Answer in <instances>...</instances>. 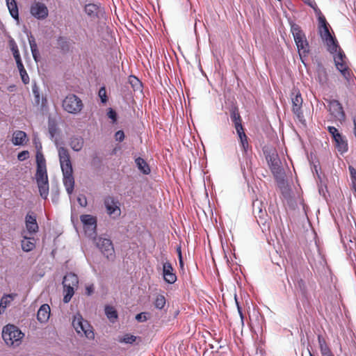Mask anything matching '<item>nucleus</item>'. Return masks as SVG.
Returning a JSON list of instances; mask_svg holds the SVG:
<instances>
[{
    "label": "nucleus",
    "instance_id": "nucleus-1",
    "mask_svg": "<svg viewBox=\"0 0 356 356\" xmlns=\"http://www.w3.org/2000/svg\"><path fill=\"white\" fill-rule=\"evenodd\" d=\"M59 161L63 175V184L69 195L74 191V179L70 156L67 149L61 147L58 149Z\"/></svg>",
    "mask_w": 356,
    "mask_h": 356
},
{
    "label": "nucleus",
    "instance_id": "nucleus-2",
    "mask_svg": "<svg viewBox=\"0 0 356 356\" xmlns=\"http://www.w3.org/2000/svg\"><path fill=\"white\" fill-rule=\"evenodd\" d=\"M24 335V333L14 325H7L3 328L2 338L9 346H18Z\"/></svg>",
    "mask_w": 356,
    "mask_h": 356
},
{
    "label": "nucleus",
    "instance_id": "nucleus-3",
    "mask_svg": "<svg viewBox=\"0 0 356 356\" xmlns=\"http://www.w3.org/2000/svg\"><path fill=\"white\" fill-rule=\"evenodd\" d=\"M291 31L300 55L304 54L305 56L309 51V46L305 33L297 24H293Z\"/></svg>",
    "mask_w": 356,
    "mask_h": 356
},
{
    "label": "nucleus",
    "instance_id": "nucleus-4",
    "mask_svg": "<svg viewBox=\"0 0 356 356\" xmlns=\"http://www.w3.org/2000/svg\"><path fill=\"white\" fill-rule=\"evenodd\" d=\"M35 179L41 197L47 199L49 195V180L47 167H37Z\"/></svg>",
    "mask_w": 356,
    "mask_h": 356
},
{
    "label": "nucleus",
    "instance_id": "nucleus-5",
    "mask_svg": "<svg viewBox=\"0 0 356 356\" xmlns=\"http://www.w3.org/2000/svg\"><path fill=\"white\" fill-rule=\"evenodd\" d=\"M83 106L81 99L74 94L68 95L63 101V109L69 113H79L82 110Z\"/></svg>",
    "mask_w": 356,
    "mask_h": 356
},
{
    "label": "nucleus",
    "instance_id": "nucleus-6",
    "mask_svg": "<svg viewBox=\"0 0 356 356\" xmlns=\"http://www.w3.org/2000/svg\"><path fill=\"white\" fill-rule=\"evenodd\" d=\"M104 204L106 209V213L109 216L113 219L120 216V202L117 198L113 196H107L104 200Z\"/></svg>",
    "mask_w": 356,
    "mask_h": 356
},
{
    "label": "nucleus",
    "instance_id": "nucleus-7",
    "mask_svg": "<svg viewBox=\"0 0 356 356\" xmlns=\"http://www.w3.org/2000/svg\"><path fill=\"white\" fill-rule=\"evenodd\" d=\"M97 246L101 250L102 254L109 260H113L115 250L112 241L108 238H99L97 240Z\"/></svg>",
    "mask_w": 356,
    "mask_h": 356
},
{
    "label": "nucleus",
    "instance_id": "nucleus-8",
    "mask_svg": "<svg viewBox=\"0 0 356 356\" xmlns=\"http://www.w3.org/2000/svg\"><path fill=\"white\" fill-rule=\"evenodd\" d=\"M327 131L332 136L337 149L341 152H346L348 150L347 142L338 129L334 127L329 126L327 127Z\"/></svg>",
    "mask_w": 356,
    "mask_h": 356
},
{
    "label": "nucleus",
    "instance_id": "nucleus-9",
    "mask_svg": "<svg viewBox=\"0 0 356 356\" xmlns=\"http://www.w3.org/2000/svg\"><path fill=\"white\" fill-rule=\"evenodd\" d=\"M329 111L335 120L343 122L346 120V114L341 104L336 99L330 100L328 102Z\"/></svg>",
    "mask_w": 356,
    "mask_h": 356
},
{
    "label": "nucleus",
    "instance_id": "nucleus-10",
    "mask_svg": "<svg viewBox=\"0 0 356 356\" xmlns=\"http://www.w3.org/2000/svg\"><path fill=\"white\" fill-rule=\"evenodd\" d=\"M31 14L38 19H44L49 15V10L43 3L34 1L30 7Z\"/></svg>",
    "mask_w": 356,
    "mask_h": 356
},
{
    "label": "nucleus",
    "instance_id": "nucleus-11",
    "mask_svg": "<svg viewBox=\"0 0 356 356\" xmlns=\"http://www.w3.org/2000/svg\"><path fill=\"white\" fill-rule=\"evenodd\" d=\"M80 220L83 224L84 229L89 235L96 234L97 218L88 214H83L80 216Z\"/></svg>",
    "mask_w": 356,
    "mask_h": 356
},
{
    "label": "nucleus",
    "instance_id": "nucleus-12",
    "mask_svg": "<svg viewBox=\"0 0 356 356\" xmlns=\"http://www.w3.org/2000/svg\"><path fill=\"white\" fill-rule=\"evenodd\" d=\"M270 169L274 175L275 178L279 182H283L284 179L282 177V169L280 165V161L275 157L270 156L268 160Z\"/></svg>",
    "mask_w": 356,
    "mask_h": 356
},
{
    "label": "nucleus",
    "instance_id": "nucleus-13",
    "mask_svg": "<svg viewBox=\"0 0 356 356\" xmlns=\"http://www.w3.org/2000/svg\"><path fill=\"white\" fill-rule=\"evenodd\" d=\"M292 102V111L297 116V118L302 120L304 118L302 111V98L301 94L298 91L296 95L291 98Z\"/></svg>",
    "mask_w": 356,
    "mask_h": 356
},
{
    "label": "nucleus",
    "instance_id": "nucleus-14",
    "mask_svg": "<svg viewBox=\"0 0 356 356\" xmlns=\"http://www.w3.org/2000/svg\"><path fill=\"white\" fill-rule=\"evenodd\" d=\"M25 225L27 232L30 234L38 232L39 227L36 220V216L33 212H29L25 217Z\"/></svg>",
    "mask_w": 356,
    "mask_h": 356
},
{
    "label": "nucleus",
    "instance_id": "nucleus-15",
    "mask_svg": "<svg viewBox=\"0 0 356 356\" xmlns=\"http://www.w3.org/2000/svg\"><path fill=\"white\" fill-rule=\"evenodd\" d=\"M163 276L164 280L168 284H174L177 281V275L174 273L172 264L166 261L163 264Z\"/></svg>",
    "mask_w": 356,
    "mask_h": 356
},
{
    "label": "nucleus",
    "instance_id": "nucleus-16",
    "mask_svg": "<svg viewBox=\"0 0 356 356\" xmlns=\"http://www.w3.org/2000/svg\"><path fill=\"white\" fill-rule=\"evenodd\" d=\"M84 10L91 19H99L103 14V8L95 3H88L85 6Z\"/></svg>",
    "mask_w": 356,
    "mask_h": 356
},
{
    "label": "nucleus",
    "instance_id": "nucleus-17",
    "mask_svg": "<svg viewBox=\"0 0 356 356\" xmlns=\"http://www.w3.org/2000/svg\"><path fill=\"white\" fill-rule=\"evenodd\" d=\"M56 48L63 54H67L70 50V42L69 39L64 36H58L56 39Z\"/></svg>",
    "mask_w": 356,
    "mask_h": 356
},
{
    "label": "nucleus",
    "instance_id": "nucleus-18",
    "mask_svg": "<svg viewBox=\"0 0 356 356\" xmlns=\"http://www.w3.org/2000/svg\"><path fill=\"white\" fill-rule=\"evenodd\" d=\"M236 134L239 138L240 145L245 154H246L250 148L248 143V138L245 133L244 128L236 129Z\"/></svg>",
    "mask_w": 356,
    "mask_h": 356
},
{
    "label": "nucleus",
    "instance_id": "nucleus-19",
    "mask_svg": "<svg viewBox=\"0 0 356 356\" xmlns=\"http://www.w3.org/2000/svg\"><path fill=\"white\" fill-rule=\"evenodd\" d=\"M50 316V307L47 304L42 305L37 314V318L40 323L47 322Z\"/></svg>",
    "mask_w": 356,
    "mask_h": 356
},
{
    "label": "nucleus",
    "instance_id": "nucleus-20",
    "mask_svg": "<svg viewBox=\"0 0 356 356\" xmlns=\"http://www.w3.org/2000/svg\"><path fill=\"white\" fill-rule=\"evenodd\" d=\"M253 213L255 214V217L258 218L261 223H264L267 217L266 211L263 210L261 208V203L254 202L252 204Z\"/></svg>",
    "mask_w": 356,
    "mask_h": 356
},
{
    "label": "nucleus",
    "instance_id": "nucleus-21",
    "mask_svg": "<svg viewBox=\"0 0 356 356\" xmlns=\"http://www.w3.org/2000/svg\"><path fill=\"white\" fill-rule=\"evenodd\" d=\"M230 117L232 122L234 123L235 129H238L243 127L242 125V118L236 107H234L232 109Z\"/></svg>",
    "mask_w": 356,
    "mask_h": 356
},
{
    "label": "nucleus",
    "instance_id": "nucleus-22",
    "mask_svg": "<svg viewBox=\"0 0 356 356\" xmlns=\"http://www.w3.org/2000/svg\"><path fill=\"white\" fill-rule=\"evenodd\" d=\"M35 238L28 237L25 235L23 236V240L21 243L22 250L24 252H30L33 250L35 247Z\"/></svg>",
    "mask_w": 356,
    "mask_h": 356
},
{
    "label": "nucleus",
    "instance_id": "nucleus-23",
    "mask_svg": "<svg viewBox=\"0 0 356 356\" xmlns=\"http://www.w3.org/2000/svg\"><path fill=\"white\" fill-rule=\"evenodd\" d=\"M12 140L15 145H22L27 140V135L23 131H16L13 134Z\"/></svg>",
    "mask_w": 356,
    "mask_h": 356
},
{
    "label": "nucleus",
    "instance_id": "nucleus-24",
    "mask_svg": "<svg viewBox=\"0 0 356 356\" xmlns=\"http://www.w3.org/2000/svg\"><path fill=\"white\" fill-rule=\"evenodd\" d=\"M79 283V279L76 275L74 273L67 274L63 281V286H74L76 287Z\"/></svg>",
    "mask_w": 356,
    "mask_h": 356
},
{
    "label": "nucleus",
    "instance_id": "nucleus-25",
    "mask_svg": "<svg viewBox=\"0 0 356 356\" xmlns=\"http://www.w3.org/2000/svg\"><path fill=\"white\" fill-rule=\"evenodd\" d=\"M334 63L337 70L340 71V72L346 79H348L350 76V72L345 62V60H334Z\"/></svg>",
    "mask_w": 356,
    "mask_h": 356
},
{
    "label": "nucleus",
    "instance_id": "nucleus-26",
    "mask_svg": "<svg viewBox=\"0 0 356 356\" xmlns=\"http://www.w3.org/2000/svg\"><path fill=\"white\" fill-rule=\"evenodd\" d=\"M6 5L10 15L15 19H19V10L15 0H6Z\"/></svg>",
    "mask_w": 356,
    "mask_h": 356
},
{
    "label": "nucleus",
    "instance_id": "nucleus-27",
    "mask_svg": "<svg viewBox=\"0 0 356 356\" xmlns=\"http://www.w3.org/2000/svg\"><path fill=\"white\" fill-rule=\"evenodd\" d=\"M320 22L321 23V26H323V31L321 32V35L323 40H327L333 36L331 35L329 29L328 24L325 20L324 17H319Z\"/></svg>",
    "mask_w": 356,
    "mask_h": 356
},
{
    "label": "nucleus",
    "instance_id": "nucleus-28",
    "mask_svg": "<svg viewBox=\"0 0 356 356\" xmlns=\"http://www.w3.org/2000/svg\"><path fill=\"white\" fill-rule=\"evenodd\" d=\"M84 335L89 339H93L95 338V333L93 332L92 327L86 321L83 325L82 330H80V334Z\"/></svg>",
    "mask_w": 356,
    "mask_h": 356
},
{
    "label": "nucleus",
    "instance_id": "nucleus-29",
    "mask_svg": "<svg viewBox=\"0 0 356 356\" xmlns=\"http://www.w3.org/2000/svg\"><path fill=\"white\" fill-rule=\"evenodd\" d=\"M318 341L322 356H325L332 353L331 349L328 346L325 339L321 335H318Z\"/></svg>",
    "mask_w": 356,
    "mask_h": 356
},
{
    "label": "nucleus",
    "instance_id": "nucleus-30",
    "mask_svg": "<svg viewBox=\"0 0 356 356\" xmlns=\"http://www.w3.org/2000/svg\"><path fill=\"white\" fill-rule=\"evenodd\" d=\"M87 321L84 320L79 314H76L72 320V325L78 334H80V330H82L83 324Z\"/></svg>",
    "mask_w": 356,
    "mask_h": 356
},
{
    "label": "nucleus",
    "instance_id": "nucleus-31",
    "mask_svg": "<svg viewBox=\"0 0 356 356\" xmlns=\"http://www.w3.org/2000/svg\"><path fill=\"white\" fill-rule=\"evenodd\" d=\"M29 42L33 59L35 61L38 62L40 53L35 40L33 35L29 37Z\"/></svg>",
    "mask_w": 356,
    "mask_h": 356
},
{
    "label": "nucleus",
    "instance_id": "nucleus-32",
    "mask_svg": "<svg viewBox=\"0 0 356 356\" xmlns=\"http://www.w3.org/2000/svg\"><path fill=\"white\" fill-rule=\"evenodd\" d=\"M325 41L327 46V50L330 54H334L337 52L338 49H340L338 42L334 37L330 38Z\"/></svg>",
    "mask_w": 356,
    "mask_h": 356
},
{
    "label": "nucleus",
    "instance_id": "nucleus-33",
    "mask_svg": "<svg viewBox=\"0 0 356 356\" xmlns=\"http://www.w3.org/2000/svg\"><path fill=\"white\" fill-rule=\"evenodd\" d=\"M136 164L138 168L145 175H148L150 173V168L147 163V162L142 158L138 157L135 160Z\"/></svg>",
    "mask_w": 356,
    "mask_h": 356
},
{
    "label": "nucleus",
    "instance_id": "nucleus-34",
    "mask_svg": "<svg viewBox=\"0 0 356 356\" xmlns=\"http://www.w3.org/2000/svg\"><path fill=\"white\" fill-rule=\"evenodd\" d=\"M70 145L74 151L79 152L83 146V139L81 137L72 138Z\"/></svg>",
    "mask_w": 356,
    "mask_h": 356
},
{
    "label": "nucleus",
    "instance_id": "nucleus-35",
    "mask_svg": "<svg viewBox=\"0 0 356 356\" xmlns=\"http://www.w3.org/2000/svg\"><path fill=\"white\" fill-rule=\"evenodd\" d=\"M105 313L107 318L113 323L118 318V312L112 306H106Z\"/></svg>",
    "mask_w": 356,
    "mask_h": 356
},
{
    "label": "nucleus",
    "instance_id": "nucleus-36",
    "mask_svg": "<svg viewBox=\"0 0 356 356\" xmlns=\"http://www.w3.org/2000/svg\"><path fill=\"white\" fill-rule=\"evenodd\" d=\"M166 300L163 295L159 294L156 296L154 305L158 309H162L165 305Z\"/></svg>",
    "mask_w": 356,
    "mask_h": 356
},
{
    "label": "nucleus",
    "instance_id": "nucleus-37",
    "mask_svg": "<svg viewBox=\"0 0 356 356\" xmlns=\"http://www.w3.org/2000/svg\"><path fill=\"white\" fill-rule=\"evenodd\" d=\"M317 80L323 86L327 83L328 76L325 69L321 68L318 70Z\"/></svg>",
    "mask_w": 356,
    "mask_h": 356
},
{
    "label": "nucleus",
    "instance_id": "nucleus-38",
    "mask_svg": "<svg viewBox=\"0 0 356 356\" xmlns=\"http://www.w3.org/2000/svg\"><path fill=\"white\" fill-rule=\"evenodd\" d=\"M129 82L134 90H139L142 88L141 81L135 76H130L129 77Z\"/></svg>",
    "mask_w": 356,
    "mask_h": 356
},
{
    "label": "nucleus",
    "instance_id": "nucleus-39",
    "mask_svg": "<svg viewBox=\"0 0 356 356\" xmlns=\"http://www.w3.org/2000/svg\"><path fill=\"white\" fill-rule=\"evenodd\" d=\"M74 286H64L65 295L63 298V302L67 303L70 301L74 293Z\"/></svg>",
    "mask_w": 356,
    "mask_h": 356
},
{
    "label": "nucleus",
    "instance_id": "nucleus-40",
    "mask_svg": "<svg viewBox=\"0 0 356 356\" xmlns=\"http://www.w3.org/2000/svg\"><path fill=\"white\" fill-rule=\"evenodd\" d=\"M36 163L37 167H46L45 159L43 154L39 151L36 154Z\"/></svg>",
    "mask_w": 356,
    "mask_h": 356
},
{
    "label": "nucleus",
    "instance_id": "nucleus-41",
    "mask_svg": "<svg viewBox=\"0 0 356 356\" xmlns=\"http://www.w3.org/2000/svg\"><path fill=\"white\" fill-rule=\"evenodd\" d=\"M136 339V337L130 334H125L123 338L120 339L119 340L121 343H133Z\"/></svg>",
    "mask_w": 356,
    "mask_h": 356
},
{
    "label": "nucleus",
    "instance_id": "nucleus-42",
    "mask_svg": "<svg viewBox=\"0 0 356 356\" xmlns=\"http://www.w3.org/2000/svg\"><path fill=\"white\" fill-rule=\"evenodd\" d=\"M19 74H20L22 81L24 83V84H25V85L29 84V81H30V79H29V76L26 69L19 70Z\"/></svg>",
    "mask_w": 356,
    "mask_h": 356
},
{
    "label": "nucleus",
    "instance_id": "nucleus-43",
    "mask_svg": "<svg viewBox=\"0 0 356 356\" xmlns=\"http://www.w3.org/2000/svg\"><path fill=\"white\" fill-rule=\"evenodd\" d=\"M13 295H6L3 296L1 299V304L4 305L6 307L10 305V302L13 300Z\"/></svg>",
    "mask_w": 356,
    "mask_h": 356
},
{
    "label": "nucleus",
    "instance_id": "nucleus-44",
    "mask_svg": "<svg viewBox=\"0 0 356 356\" xmlns=\"http://www.w3.org/2000/svg\"><path fill=\"white\" fill-rule=\"evenodd\" d=\"M99 97L101 99V101L102 103H106L108 100L107 95H106V90L104 87H102L98 92Z\"/></svg>",
    "mask_w": 356,
    "mask_h": 356
},
{
    "label": "nucleus",
    "instance_id": "nucleus-45",
    "mask_svg": "<svg viewBox=\"0 0 356 356\" xmlns=\"http://www.w3.org/2000/svg\"><path fill=\"white\" fill-rule=\"evenodd\" d=\"M335 54L336 55L334 56V60H345L346 58V55L341 48L338 49Z\"/></svg>",
    "mask_w": 356,
    "mask_h": 356
},
{
    "label": "nucleus",
    "instance_id": "nucleus-46",
    "mask_svg": "<svg viewBox=\"0 0 356 356\" xmlns=\"http://www.w3.org/2000/svg\"><path fill=\"white\" fill-rule=\"evenodd\" d=\"M29 157V151H26V150L19 152L17 155V159L20 161H23L27 159Z\"/></svg>",
    "mask_w": 356,
    "mask_h": 356
},
{
    "label": "nucleus",
    "instance_id": "nucleus-47",
    "mask_svg": "<svg viewBox=\"0 0 356 356\" xmlns=\"http://www.w3.org/2000/svg\"><path fill=\"white\" fill-rule=\"evenodd\" d=\"M107 116L108 118L113 120V122H115L117 120V113L116 112L111 108H110L107 112Z\"/></svg>",
    "mask_w": 356,
    "mask_h": 356
},
{
    "label": "nucleus",
    "instance_id": "nucleus-48",
    "mask_svg": "<svg viewBox=\"0 0 356 356\" xmlns=\"http://www.w3.org/2000/svg\"><path fill=\"white\" fill-rule=\"evenodd\" d=\"M146 313L141 312L136 316V319L139 322H145L147 321Z\"/></svg>",
    "mask_w": 356,
    "mask_h": 356
},
{
    "label": "nucleus",
    "instance_id": "nucleus-49",
    "mask_svg": "<svg viewBox=\"0 0 356 356\" xmlns=\"http://www.w3.org/2000/svg\"><path fill=\"white\" fill-rule=\"evenodd\" d=\"M115 139L120 142H122L124 139V134L123 131H118L115 134Z\"/></svg>",
    "mask_w": 356,
    "mask_h": 356
},
{
    "label": "nucleus",
    "instance_id": "nucleus-50",
    "mask_svg": "<svg viewBox=\"0 0 356 356\" xmlns=\"http://www.w3.org/2000/svg\"><path fill=\"white\" fill-rule=\"evenodd\" d=\"M9 46H10V48L12 51V52H14L15 51V50H18V47L16 44V42H15V40L13 39H11L9 40Z\"/></svg>",
    "mask_w": 356,
    "mask_h": 356
},
{
    "label": "nucleus",
    "instance_id": "nucleus-51",
    "mask_svg": "<svg viewBox=\"0 0 356 356\" xmlns=\"http://www.w3.org/2000/svg\"><path fill=\"white\" fill-rule=\"evenodd\" d=\"M94 291V286L93 284L88 285L86 287V293L88 296H90Z\"/></svg>",
    "mask_w": 356,
    "mask_h": 356
},
{
    "label": "nucleus",
    "instance_id": "nucleus-52",
    "mask_svg": "<svg viewBox=\"0 0 356 356\" xmlns=\"http://www.w3.org/2000/svg\"><path fill=\"white\" fill-rule=\"evenodd\" d=\"M303 1L306 4H307L308 6H309L310 7H312L313 8H315V7L316 6V3L314 1V0H303Z\"/></svg>",
    "mask_w": 356,
    "mask_h": 356
},
{
    "label": "nucleus",
    "instance_id": "nucleus-53",
    "mask_svg": "<svg viewBox=\"0 0 356 356\" xmlns=\"http://www.w3.org/2000/svg\"><path fill=\"white\" fill-rule=\"evenodd\" d=\"M78 201H79L80 205L82 207H86L87 204V200L85 197H83V198L79 197Z\"/></svg>",
    "mask_w": 356,
    "mask_h": 356
},
{
    "label": "nucleus",
    "instance_id": "nucleus-54",
    "mask_svg": "<svg viewBox=\"0 0 356 356\" xmlns=\"http://www.w3.org/2000/svg\"><path fill=\"white\" fill-rule=\"evenodd\" d=\"M298 284L299 288L301 290H305V282H304L303 280L300 279V280H298Z\"/></svg>",
    "mask_w": 356,
    "mask_h": 356
},
{
    "label": "nucleus",
    "instance_id": "nucleus-55",
    "mask_svg": "<svg viewBox=\"0 0 356 356\" xmlns=\"http://www.w3.org/2000/svg\"><path fill=\"white\" fill-rule=\"evenodd\" d=\"M13 54L15 60L17 59V58L21 57L19 49L17 51L15 50V51L13 52Z\"/></svg>",
    "mask_w": 356,
    "mask_h": 356
},
{
    "label": "nucleus",
    "instance_id": "nucleus-56",
    "mask_svg": "<svg viewBox=\"0 0 356 356\" xmlns=\"http://www.w3.org/2000/svg\"><path fill=\"white\" fill-rule=\"evenodd\" d=\"M6 309L5 305L0 303V314L4 313Z\"/></svg>",
    "mask_w": 356,
    "mask_h": 356
},
{
    "label": "nucleus",
    "instance_id": "nucleus-57",
    "mask_svg": "<svg viewBox=\"0 0 356 356\" xmlns=\"http://www.w3.org/2000/svg\"><path fill=\"white\" fill-rule=\"evenodd\" d=\"M17 68H18L19 71V70H24V69H25V68H24V65H23L22 62V63H20L17 64Z\"/></svg>",
    "mask_w": 356,
    "mask_h": 356
},
{
    "label": "nucleus",
    "instance_id": "nucleus-58",
    "mask_svg": "<svg viewBox=\"0 0 356 356\" xmlns=\"http://www.w3.org/2000/svg\"><path fill=\"white\" fill-rule=\"evenodd\" d=\"M35 103L37 104H39L40 103V94H37L35 96Z\"/></svg>",
    "mask_w": 356,
    "mask_h": 356
},
{
    "label": "nucleus",
    "instance_id": "nucleus-59",
    "mask_svg": "<svg viewBox=\"0 0 356 356\" xmlns=\"http://www.w3.org/2000/svg\"><path fill=\"white\" fill-rule=\"evenodd\" d=\"M33 92L34 94V96H35L37 94H40L35 86L33 88Z\"/></svg>",
    "mask_w": 356,
    "mask_h": 356
},
{
    "label": "nucleus",
    "instance_id": "nucleus-60",
    "mask_svg": "<svg viewBox=\"0 0 356 356\" xmlns=\"http://www.w3.org/2000/svg\"><path fill=\"white\" fill-rule=\"evenodd\" d=\"M238 314H239V316L241 317V323L243 325L244 316H243V312H238Z\"/></svg>",
    "mask_w": 356,
    "mask_h": 356
},
{
    "label": "nucleus",
    "instance_id": "nucleus-61",
    "mask_svg": "<svg viewBox=\"0 0 356 356\" xmlns=\"http://www.w3.org/2000/svg\"><path fill=\"white\" fill-rule=\"evenodd\" d=\"M179 264L180 266H183L184 264H183V260H182V257H181V252L179 251Z\"/></svg>",
    "mask_w": 356,
    "mask_h": 356
},
{
    "label": "nucleus",
    "instance_id": "nucleus-62",
    "mask_svg": "<svg viewBox=\"0 0 356 356\" xmlns=\"http://www.w3.org/2000/svg\"><path fill=\"white\" fill-rule=\"evenodd\" d=\"M236 305H237L238 312H242V309H241V307L239 306V304H238V302H237V300H236Z\"/></svg>",
    "mask_w": 356,
    "mask_h": 356
},
{
    "label": "nucleus",
    "instance_id": "nucleus-63",
    "mask_svg": "<svg viewBox=\"0 0 356 356\" xmlns=\"http://www.w3.org/2000/svg\"><path fill=\"white\" fill-rule=\"evenodd\" d=\"M15 61H16V64H18V63H22V59H21V57L19 58H17V59H15Z\"/></svg>",
    "mask_w": 356,
    "mask_h": 356
},
{
    "label": "nucleus",
    "instance_id": "nucleus-64",
    "mask_svg": "<svg viewBox=\"0 0 356 356\" xmlns=\"http://www.w3.org/2000/svg\"><path fill=\"white\" fill-rule=\"evenodd\" d=\"M49 132L52 136L54 135V130L52 128H49Z\"/></svg>",
    "mask_w": 356,
    "mask_h": 356
}]
</instances>
